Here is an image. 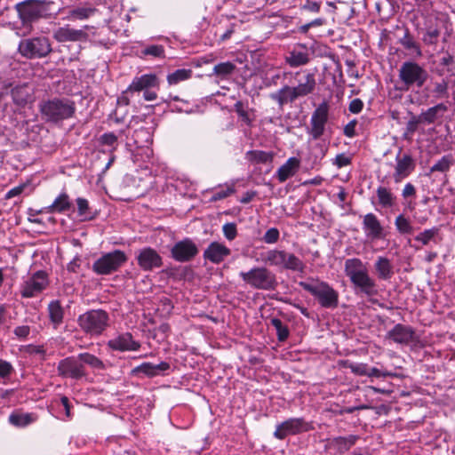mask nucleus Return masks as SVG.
I'll return each mask as SVG.
<instances>
[{
	"mask_svg": "<svg viewBox=\"0 0 455 455\" xmlns=\"http://www.w3.org/2000/svg\"><path fill=\"white\" fill-rule=\"evenodd\" d=\"M98 140L100 145L108 147L111 152L116 150L118 146V137L114 132L103 133Z\"/></svg>",
	"mask_w": 455,
	"mask_h": 455,
	"instance_id": "obj_45",
	"label": "nucleus"
},
{
	"mask_svg": "<svg viewBox=\"0 0 455 455\" xmlns=\"http://www.w3.org/2000/svg\"><path fill=\"white\" fill-rule=\"evenodd\" d=\"M344 365L348 368L354 374L358 376L368 375V365L363 363L345 362Z\"/></svg>",
	"mask_w": 455,
	"mask_h": 455,
	"instance_id": "obj_48",
	"label": "nucleus"
},
{
	"mask_svg": "<svg viewBox=\"0 0 455 455\" xmlns=\"http://www.w3.org/2000/svg\"><path fill=\"white\" fill-rule=\"evenodd\" d=\"M333 164L338 168H342L351 164V158L345 154H339L335 157Z\"/></svg>",
	"mask_w": 455,
	"mask_h": 455,
	"instance_id": "obj_59",
	"label": "nucleus"
},
{
	"mask_svg": "<svg viewBox=\"0 0 455 455\" xmlns=\"http://www.w3.org/2000/svg\"><path fill=\"white\" fill-rule=\"evenodd\" d=\"M235 69V65L230 61L221 62L214 66L212 75L220 78H227Z\"/></svg>",
	"mask_w": 455,
	"mask_h": 455,
	"instance_id": "obj_41",
	"label": "nucleus"
},
{
	"mask_svg": "<svg viewBox=\"0 0 455 455\" xmlns=\"http://www.w3.org/2000/svg\"><path fill=\"white\" fill-rule=\"evenodd\" d=\"M35 421V418L31 413L12 412L9 416V422L12 426L24 427Z\"/></svg>",
	"mask_w": 455,
	"mask_h": 455,
	"instance_id": "obj_36",
	"label": "nucleus"
},
{
	"mask_svg": "<svg viewBox=\"0 0 455 455\" xmlns=\"http://www.w3.org/2000/svg\"><path fill=\"white\" fill-rule=\"evenodd\" d=\"M94 8L91 7H78L70 11V18L76 20H85L91 17L95 12Z\"/></svg>",
	"mask_w": 455,
	"mask_h": 455,
	"instance_id": "obj_47",
	"label": "nucleus"
},
{
	"mask_svg": "<svg viewBox=\"0 0 455 455\" xmlns=\"http://www.w3.org/2000/svg\"><path fill=\"white\" fill-rule=\"evenodd\" d=\"M57 371L59 376L72 379H80L86 375L84 365L82 363L79 355L60 360L57 366Z\"/></svg>",
	"mask_w": 455,
	"mask_h": 455,
	"instance_id": "obj_12",
	"label": "nucleus"
},
{
	"mask_svg": "<svg viewBox=\"0 0 455 455\" xmlns=\"http://www.w3.org/2000/svg\"><path fill=\"white\" fill-rule=\"evenodd\" d=\"M363 102L360 99H354L350 101L348 110L353 114H358L363 110Z\"/></svg>",
	"mask_w": 455,
	"mask_h": 455,
	"instance_id": "obj_60",
	"label": "nucleus"
},
{
	"mask_svg": "<svg viewBox=\"0 0 455 455\" xmlns=\"http://www.w3.org/2000/svg\"><path fill=\"white\" fill-rule=\"evenodd\" d=\"M55 213H46V208L44 211H41L40 212V218L34 220V222L42 224L44 226L47 225H57L61 220L60 218H57ZM61 225H65L64 222L61 220Z\"/></svg>",
	"mask_w": 455,
	"mask_h": 455,
	"instance_id": "obj_46",
	"label": "nucleus"
},
{
	"mask_svg": "<svg viewBox=\"0 0 455 455\" xmlns=\"http://www.w3.org/2000/svg\"><path fill=\"white\" fill-rule=\"evenodd\" d=\"M18 52L28 60L46 58L52 52V43L46 36H35L23 38L17 48Z\"/></svg>",
	"mask_w": 455,
	"mask_h": 455,
	"instance_id": "obj_5",
	"label": "nucleus"
},
{
	"mask_svg": "<svg viewBox=\"0 0 455 455\" xmlns=\"http://www.w3.org/2000/svg\"><path fill=\"white\" fill-rule=\"evenodd\" d=\"M448 83L444 80L434 84L433 95L436 99L448 97Z\"/></svg>",
	"mask_w": 455,
	"mask_h": 455,
	"instance_id": "obj_49",
	"label": "nucleus"
},
{
	"mask_svg": "<svg viewBox=\"0 0 455 455\" xmlns=\"http://www.w3.org/2000/svg\"><path fill=\"white\" fill-rule=\"evenodd\" d=\"M52 2L45 0H25L15 4L14 9L18 13L24 27H29V31L32 29L31 24L39 19L48 18L51 15V5Z\"/></svg>",
	"mask_w": 455,
	"mask_h": 455,
	"instance_id": "obj_3",
	"label": "nucleus"
},
{
	"mask_svg": "<svg viewBox=\"0 0 455 455\" xmlns=\"http://www.w3.org/2000/svg\"><path fill=\"white\" fill-rule=\"evenodd\" d=\"M127 260L125 253L120 250L103 254L94 261L92 270L101 275H110L118 270Z\"/></svg>",
	"mask_w": 455,
	"mask_h": 455,
	"instance_id": "obj_9",
	"label": "nucleus"
},
{
	"mask_svg": "<svg viewBox=\"0 0 455 455\" xmlns=\"http://www.w3.org/2000/svg\"><path fill=\"white\" fill-rule=\"evenodd\" d=\"M356 124V120H352L344 127L343 132L347 137L353 138L355 136Z\"/></svg>",
	"mask_w": 455,
	"mask_h": 455,
	"instance_id": "obj_63",
	"label": "nucleus"
},
{
	"mask_svg": "<svg viewBox=\"0 0 455 455\" xmlns=\"http://www.w3.org/2000/svg\"><path fill=\"white\" fill-rule=\"evenodd\" d=\"M192 74L193 71L190 68L177 69L167 76V82L170 85L178 84L180 82L191 78Z\"/></svg>",
	"mask_w": 455,
	"mask_h": 455,
	"instance_id": "obj_37",
	"label": "nucleus"
},
{
	"mask_svg": "<svg viewBox=\"0 0 455 455\" xmlns=\"http://www.w3.org/2000/svg\"><path fill=\"white\" fill-rule=\"evenodd\" d=\"M51 322L57 328L63 321L64 311L59 300H52L48 305Z\"/></svg>",
	"mask_w": 455,
	"mask_h": 455,
	"instance_id": "obj_33",
	"label": "nucleus"
},
{
	"mask_svg": "<svg viewBox=\"0 0 455 455\" xmlns=\"http://www.w3.org/2000/svg\"><path fill=\"white\" fill-rule=\"evenodd\" d=\"M435 235V229H425L415 236V241L421 245L427 244Z\"/></svg>",
	"mask_w": 455,
	"mask_h": 455,
	"instance_id": "obj_54",
	"label": "nucleus"
},
{
	"mask_svg": "<svg viewBox=\"0 0 455 455\" xmlns=\"http://www.w3.org/2000/svg\"><path fill=\"white\" fill-rule=\"evenodd\" d=\"M415 164L410 155H403V156H396V165L394 173L395 182H400L404 178L408 177L414 170Z\"/></svg>",
	"mask_w": 455,
	"mask_h": 455,
	"instance_id": "obj_25",
	"label": "nucleus"
},
{
	"mask_svg": "<svg viewBox=\"0 0 455 455\" xmlns=\"http://www.w3.org/2000/svg\"><path fill=\"white\" fill-rule=\"evenodd\" d=\"M419 116H413L407 123L406 124V130L410 133H413L417 131L418 125L419 124H422L421 121H419Z\"/></svg>",
	"mask_w": 455,
	"mask_h": 455,
	"instance_id": "obj_62",
	"label": "nucleus"
},
{
	"mask_svg": "<svg viewBox=\"0 0 455 455\" xmlns=\"http://www.w3.org/2000/svg\"><path fill=\"white\" fill-rule=\"evenodd\" d=\"M293 77L297 82V85L294 87L302 98L311 94L315 91L316 87V81L314 73L307 70L298 71L294 73Z\"/></svg>",
	"mask_w": 455,
	"mask_h": 455,
	"instance_id": "obj_19",
	"label": "nucleus"
},
{
	"mask_svg": "<svg viewBox=\"0 0 455 455\" xmlns=\"http://www.w3.org/2000/svg\"><path fill=\"white\" fill-rule=\"evenodd\" d=\"M145 55H151L154 57H164V46L158 44H153L146 47L143 52Z\"/></svg>",
	"mask_w": 455,
	"mask_h": 455,
	"instance_id": "obj_55",
	"label": "nucleus"
},
{
	"mask_svg": "<svg viewBox=\"0 0 455 455\" xmlns=\"http://www.w3.org/2000/svg\"><path fill=\"white\" fill-rule=\"evenodd\" d=\"M271 99L276 101L280 107L289 102H293L299 98H302L294 86L285 85L280 90L270 95Z\"/></svg>",
	"mask_w": 455,
	"mask_h": 455,
	"instance_id": "obj_26",
	"label": "nucleus"
},
{
	"mask_svg": "<svg viewBox=\"0 0 455 455\" xmlns=\"http://www.w3.org/2000/svg\"><path fill=\"white\" fill-rule=\"evenodd\" d=\"M108 346L112 350L116 351H137L140 347V343L133 339V337L130 332H124L109 339L108 341Z\"/></svg>",
	"mask_w": 455,
	"mask_h": 455,
	"instance_id": "obj_18",
	"label": "nucleus"
},
{
	"mask_svg": "<svg viewBox=\"0 0 455 455\" xmlns=\"http://www.w3.org/2000/svg\"><path fill=\"white\" fill-rule=\"evenodd\" d=\"M79 358L84 365L88 364L89 366L96 370L105 369L104 363L94 355L89 353H81L79 354Z\"/></svg>",
	"mask_w": 455,
	"mask_h": 455,
	"instance_id": "obj_42",
	"label": "nucleus"
},
{
	"mask_svg": "<svg viewBox=\"0 0 455 455\" xmlns=\"http://www.w3.org/2000/svg\"><path fill=\"white\" fill-rule=\"evenodd\" d=\"M374 267L379 279L388 280L394 274L392 264L387 258L379 257Z\"/></svg>",
	"mask_w": 455,
	"mask_h": 455,
	"instance_id": "obj_31",
	"label": "nucleus"
},
{
	"mask_svg": "<svg viewBox=\"0 0 455 455\" xmlns=\"http://www.w3.org/2000/svg\"><path fill=\"white\" fill-rule=\"evenodd\" d=\"M313 426L304 418H290L276 425L274 436L278 440H283L288 435H296L311 431Z\"/></svg>",
	"mask_w": 455,
	"mask_h": 455,
	"instance_id": "obj_10",
	"label": "nucleus"
},
{
	"mask_svg": "<svg viewBox=\"0 0 455 455\" xmlns=\"http://www.w3.org/2000/svg\"><path fill=\"white\" fill-rule=\"evenodd\" d=\"M440 36L439 29L435 28H428L424 34L422 40L426 44H435Z\"/></svg>",
	"mask_w": 455,
	"mask_h": 455,
	"instance_id": "obj_52",
	"label": "nucleus"
},
{
	"mask_svg": "<svg viewBox=\"0 0 455 455\" xmlns=\"http://www.w3.org/2000/svg\"><path fill=\"white\" fill-rule=\"evenodd\" d=\"M230 250L218 242H212L204 251V258L213 264H220L230 255Z\"/></svg>",
	"mask_w": 455,
	"mask_h": 455,
	"instance_id": "obj_24",
	"label": "nucleus"
},
{
	"mask_svg": "<svg viewBox=\"0 0 455 455\" xmlns=\"http://www.w3.org/2000/svg\"><path fill=\"white\" fill-rule=\"evenodd\" d=\"M240 276L254 289L270 291L277 284L275 275L266 267H253L247 272H241Z\"/></svg>",
	"mask_w": 455,
	"mask_h": 455,
	"instance_id": "obj_7",
	"label": "nucleus"
},
{
	"mask_svg": "<svg viewBox=\"0 0 455 455\" xmlns=\"http://www.w3.org/2000/svg\"><path fill=\"white\" fill-rule=\"evenodd\" d=\"M13 333L19 339H25L30 333V327L28 325L17 326L14 328Z\"/></svg>",
	"mask_w": 455,
	"mask_h": 455,
	"instance_id": "obj_57",
	"label": "nucleus"
},
{
	"mask_svg": "<svg viewBox=\"0 0 455 455\" xmlns=\"http://www.w3.org/2000/svg\"><path fill=\"white\" fill-rule=\"evenodd\" d=\"M299 286L313 295L323 307L335 308L339 304L338 291L325 282L319 280L300 282Z\"/></svg>",
	"mask_w": 455,
	"mask_h": 455,
	"instance_id": "obj_6",
	"label": "nucleus"
},
{
	"mask_svg": "<svg viewBox=\"0 0 455 455\" xmlns=\"http://www.w3.org/2000/svg\"><path fill=\"white\" fill-rule=\"evenodd\" d=\"M403 198L414 197L416 196V188L411 183H407L402 192Z\"/></svg>",
	"mask_w": 455,
	"mask_h": 455,
	"instance_id": "obj_64",
	"label": "nucleus"
},
{
	"mask_svg": "<svg viewBox=\"0 0 455 455\" xmlns=\"http://www.w3.org/2000/svg\"><path fill=\"white\" fill-rule=\"evenodd\" d=\"M13 371L14 368L10 362L0 359V381L5 383V380L12 376Z\"/></svg>",
	"mask_w": 455,
	"mask_h": 455,
	"instance_id": "obj_50",
	"label": "nucleus"
},
{
	"mask_svg": "<svg viewBox=\"0 0 455 455\" xmlns=\"http://www.w3.org/2000/svg\"><path fill=\"white\" fill-rule=\"evenodd\" d=\"M285 251L271 250L266 253L264 260L267 264L275 267H281L284 263Z\"/></svg>",
	"mask_w": 455,
	"mask_h": 455,
	"instance_id": "obj_40",
	"label": "nucleus"
},
{
	"mask_svg": "<svg viewBox=\"0 0 455 455\" xmlns=\"http://www.w3.org/2000/svg\"><path fill=\"white\" fill-rule=\"evenodd\" d=\"M40 112L46 122L56 124L74 116L76 103L68 98H53L41 102Z\"/></svg>",
	"mask_w": 455,
	"mask_h": 455,
	"instance_id": "obj_2",
	"label": "nucleus"
},
{
	"mask_svg": "<svg viewBox=\"0 0 455 455\" xmlns=\"http://www.w3.org/2000/svg\"><path fill=\"white\" fill-rule=\"evenodd\" d=\"M329 104L323 101L315 109L310 119V129L308 134L313 140H318L325 132V125L328 122Z\"/></svg>",
	"mask_w": 455,
	"mask_h": 455,
	"instance_id": "obj_13",
	"label": "nucleus"
},
{
	"mask_svg": "<svg viewBox=\"0 0 455 455\" xmlns=\"http://www.w3.org/2000/svg\"><path fill=\"white\" fill-rule=\"evenodd\" d=\"M282 267L292 271L303 272L305 266L302 260L294 254L285 252L284 263L282 265Z\"/></svg>",
	"mask_w": 455,
	"mask_h": 455,
	"instance_id": "obj_39",
	"label": "nucleus"
},
{
	"mask_svg": "<svg viewBox=\"0 0 455 455\" xmlns=\"http://www.w3.org/2000/svg\"><path fill=\"white\" fill-rule=\"evenodd\" d=\"M48 285L47 275L44 271H37L28 277L20 284V291L22 298H34L40 294Z\"/></svg>",
	"mask_w": 455,
	"mask_h": 455,
	"instance_id": "obj_11",
	"label": "nucleus"
},
{
	"mask_svg": "<svg viewBox=\"0 0 455 455\" xmlns=\"http://www.w3.org/2000/svg\"><path fill=\"white\" fill-rule=\"evenodd\" d=\"M271 325L275 329L277 339L279 341H284L289 337L290 331L288 327L283 323L279 318H272L270 320Z\"/></svg>",
	"mask_w": 455,
	"mask_h": 455,
	"instance_id": "obj_44",
	"label": "nucleus"
},
{
	"mask_svg": "<svg viewBox=\"0 0 455 455\" xmlns=\"http://www.w3.org/2000/svg\"><path fill=\"white\" fill-rule=\"evenodd\" d=\"M234 192L235 189L233 186H226L225 188H220L212 194L211 201L216 202L218 200L224 199Z\"/></svg>",
	"mask_w": 455,
	"mask_h": 455,
	"instance_id": "obj_53",
	"label": "nucleus"
},
{
	"mask_svg": "<svg viewBox=\"0 0 455 455\" xmlns=\"http://www.w3.org/2000/svg\"><path fill=\"white\" fill-rule=\"evenodd\" d=\"M358 435L338 436L327 441L326 450L333 451L335 454H342L347 451L358 440Z\"/></svg>",
	"mask_w": 455,
	"mask_h": 455,
	"instance_id": "obj_23",
	"label": "nucleus"
},
{
	"mask_svg": "<svg viewBox=\"0 0 455 455\" xmlns=\"http://www.w3.org/2000/svg\"><path fill=\"white\" fill-rule=\"evenodd\" d=\"M398 78L402 84L400 90L409 91L413 87L421 88L428 79V73L419 63L408 60L401 65Z\"/></svg>",
	"mask_w": 455,
	"mask_h": 455,
	"instance_id": "obj_4",
	"label": "nucleus"
},
{
	"mask_svg": "<svg viewBox=\"0 0 455 455\" xmlns=\"http://www.w3.org/2000/svg\"><path fill=\"white\" fill-rule=\"evenodd\" d=\"M76 216L81 221H87L95 218L96 212L90 206L87 199L84 197H77L76 199Z\"/></svg>",
	"mask_w": 455,
	"mask_h": 455,
	"instance_id": "obj_29",
	"label": "nucleus"
},
{
	"mask_svg": "<svg viewBox=\"0 0 455 455\" xmlns=\"http://www.w3.org/2000/svg\"><path fill=\"white\" fill-rule=\"evenodd\" d=\"M386 338L396 344L405 346L417 340L415 330L409 325L402 323L395 324L393 329L387 331Z\"/></svg>",
	"mask_w": 455,
	"mask_h": 455,
	"instance_id": "obj_14",
	"label": "nucleus"
},
{
	"mask_svg": "<svg viewBox=\"0 0 455 455\" xmlns=\"http://www.w3.org/2000/svg\"><path fill=\"white\" fill-rule=\"evenodd\" d=\"M73 208V203L67 192L62 191L53 200L52 204L46 207V213H63Z\"/></svg>",
	"mask_w": 455,
	"mask_h": 455,
	"instance_id": "obj_28",
	"label": "nucleus"
},
{
	"mask_svg": "<svg viewBox=\"0 0 455 455\" xmlns=\"http://www.w3.org/2000/svg\"><path fill=\"white\" fill-rule=\"evenodd\" d=\"M279 238V231L278 229H267L265 235L264 240L267 243H274Z\"/></svg>",
	"mask_w": 455,
	"mask_h": 455,
	"instance_id": "obj_61",
	"label": "nucleus"
},
{
	"mask_svg": "<svg viewBox=\"0 0 455 455\" xmlns=\"http://www.w3.org/2000/svg\"><path fill=\"white\" fill-rule=\"evenodd\" d=\"M451 164V157L449 156H444L431 167V172H446L449 170Z\"/></svg>",
	"mask_w": 455,
	"mask_h": 455,
	"instance_id": "obj_51",
	"label": "nucleus"
},
{
	"mask_svg": "<svg viewBox=\"0 0 455 455\" xmlns=\"http://www.w3.org/2000/svg\"><path fill=\"white\" fill-rule=\"evenodd\" d=\"M108 314L101 309L90 310L78 318L79 326L90 335H100L108 325Z\"/></svg>",
	"mask_w": 455,
	"mask_h": 455,
	"instance_id": "obj_8",
	"label": "nucleus"
},
{
	"mask_svg": "<svg viewBox=\"0 0 455 455\" xmlns=\"http://www.w3.org/2000/svg\"><path fill=\"white\" fill-rule=\"evenodd\" d=\"M171 252L175 260L186 262L192 259L198 253V249L192 240L186 238L176 243Z\"/></svg>",
	"mask_w": 455,
	"mask_h": 455,
	"instance_id": "obj_15",
	"label": "nucleus"
},
{
	"mask_svg": "<svg viewBox=\"0 0 455 455\" xmlns=\"http://www.w3.org/2000/svg\"><path fill=\"white\" fill-rule=\"evenodd\" d=\"M138 265L144 271H151L163 265L159 253L151 247H145L140 250L136 256Z\"/></svg>",
	"mask_w": 455,
	"mask_h": 455,
	"instance_id": "obj_16",
	"label": "nucleus"
},
{
	"mask_svg": "<svg viewBox=\"0 0 455 455\" xmlns=\"http://www.w3.org/2000/svg\"><path fill=\"white\" fill-rule=\"evenodd\" d=\"M160 81L155 74H145L140 76L133 78L131 84L128 86L126 92H140L148 89L158 88Z\"/></svg>",
	"mask_w": 455,
	"mask_h": 455,
	"instance_id": "obj_20",
	"label": "nucleus"
},
{
	"mask_svg": "<svg viewBox=\"0 0 455 455\" xmlns=\"http://www.w3.org/2000/svg\"><path fill=\"white\" fill-rule=\"evenodd\" d=\"M378 203L383 208H391L395 205V196L389 188L379 187L376 190Z\"/></svg>",
	"mask_w": 455,
	"mask_h": 455,
	"instance_id": "obj_32",
	"label": "nucleus"
},
{
	"mask_svg": "<svg viewBox=\"0 0 455 455\" xmlns=\"http://www.w3.org/2000/svg\"><path fill=\"white\" fill-rule=\"evenodd\" d=\"M274 154L262 150H250L246 153V159L253 164H267L273 161Z\"/></svg>",
	"mask_w": 455,
	"mask_h": 455,
	"instance_id": "obj_35",
	"label": "nucleus"
},
{
	"mask_svg": "<svg viewBox=\"0 0 455 455\" xmlns=\"http://www.w3.org/2000/svg\"><path fill=\"white\" fill-rule=\"evenodd\" d=\"M344 271L355 288L368 297L378 294L377 284L368 272L366 264L358 258L347 259L344 264Z\"/></svg>",
	"mask_w": 455,
	"mask_h": 455,
	"instance_id": "obj_1",
	"label": "nucleus"
},
{
	"mask_svg": "<svg viewBox=\"0 0 455 455\" xmlns=\"http://www.w3.org/2000/svg\"><path fill=\"white\" fill-rule=\"evenodd\" d=\"M234 108L242 122L249 126L251 125L253 121L252 109H250L248 106H245L242 101H237Z\"/></svg>",
	"mask_w": 455,
	"mask_h": 455,
	"instance_id": "obj_38",
	"label": "nucleus"
},
{
	"mask_svg": "<svg viewBox=\"0 0 455 455\" xmlns=\"http://www.w3.org/2000/svg\"><path fill=\"white\" fill-rule=\"evenodd\" d=\"M12 97L15 104L24 106L28 103L30 95L26 87H15L12 90Z\"/></svg>",
	"mask_w": 455,
	"mask_h": 455,
	"instance_id": "obj_43",
	"label": "nucleus"
},
{
	"mask_svg": "<svg viewBox=\"0 0 455 455\" xmlns=\"http://www.w3.org/2000/svg\"><path fill=\"white\" fill-rule=\"evenodd\" d=\"M399 44L406 50L411 51L417 57L422 56V52L419 43H417L414 37L410 34L409 30L406 29L403 37L399 39Z\"/></svg>",
	"mask_w": 455,
	"mask_h": 455,
	"instance_id": "obj_34",
	"label": "nucleus"
},
{
	"mask_svg": "<svg viewBox=\"0 0 455 455\" xmlns=\"http://www.w3.org/2000/svg\"><path fill=\"white\" fill-rule=\"evenodd\" d=\"M170 369V363L167 362H161L154 364L149 362L142 363L141 364L134 367L132 370V374L135 376H145L148 378H154L161 375Z\"/></svg>",
	"mask_w": 455,
	"mask_h": 455,
	"instance_id": "obj_21",
	"label": "nucleus"
},
{
	"mask_svg": "<svg viewBox=\"0 0 455 455\" xmlns=\"http://www.w3.org/2000/svg\"><path fill=\"white\" fill-rule=\"evenodd\" d=\"M300 167V160L297 157H290L276 171L275 176L280 183L286 181L294 176Z\"/></svg>",
	"mask_w": 455,
	"mask_h": 455,
	"instance_id": "obj_27",
	"label": "nucleus"
},
{
	"mask_svg": "<svg viewBox=\"0 0 455 455\" xmlns=\"http://www.w3.org/2000/svg\"><path fill=\"white\" fill-rule=\"evenodd\" d=\"M448 108L443 103H439L434 107L427 108L426 111L422 112L419 115V121H421L422 124H431L435 122L438 118V114L440 112H446Z\"/></svg>",
	"mask_w": 455,
	"mask_h": 455,
	"instance_id": "obj_30",
	"label": "nucleus"
},
{
	"mask_svg": "<svg viewBox=\"0 0 455 455\" xmlns=\"http://www.w3.org/2000/svg\"><path fill=\"white\" fill-rule=\"evenodd\" d=\"M321 9V2L306 0L305 4L301 6V10L310 12L317 13Z\"/></svg>",
	"mask_w": 455,
	"mask_h": 455,
	"instance_id": "obj_56",
	"label": "nucleus"
},
{
	"mask_svg": "<svg viewBox=\"0 0 455 455\" xmlns=\"http://www.w3.org/2000/svg\"><path fill=\"white\" fill-rule=\"evenodd\" d=\"M286 64L291 68H299L307 65L309 60V53L305 44H299L288 52L284 57Z\"/></svg>",
	"mask_w": 455,
	"mask_h": 455,
	"instance_id": "obj_22",
	"label": "nucleus"
},
{
	"mask_svg": "<svg viewBox=\"0 0 455 455\" xmlns=\"http://www.w3.org/2000/svg\"><path fill=\"white\" fill-rule=\"evenodd\" d=\"M88 28L84 26L82 29H75L68 25L60 27L53 32V38L59 43L86 41L88 35L85 29Z\"/></svg>",
	"mask_w": 455,
	"mask_h": 455,
	"instance_id": "obj_17",
	"label": "nucleus"
},
{
	"mask_svg": "<svg viewBox=\"0 0 455 455\" xmlns=\"http://www.w3.org/2000/svg\"><path fill=\"white\" fill-rule=\"evenodd\" d=\"M367 376L368 377H375V378H386V377L393 376V374L387 371H382V370H379L375 367H372V368L368 367V375Z\"/></svg>",
	"mask_w": 455,
	"mask_h": 455,
	"instance_id": "obj_58",
	"label": "nucleus"
}]
</instances>
